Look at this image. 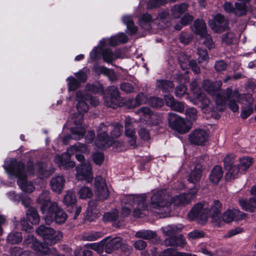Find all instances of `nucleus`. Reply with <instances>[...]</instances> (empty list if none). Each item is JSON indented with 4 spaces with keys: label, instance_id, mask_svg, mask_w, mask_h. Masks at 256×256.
Listing matches in <instances>:
<instances>
[{
    "label": "nucleus",
    "instance_id": "nucleus-1",
    "mask_svg": "<svg viewBox=\"0 0 256 256\" xmlns=\"http://www.w3.org/2000/svg\"><path fill=\"white\" fill-rule=\"evenodd\" d=\"M222 204L218 200H214L209 208L206 204H196L188 213V216L190 220H196L200 224H204L209 216L212 222L219 225L222 221L229 222L234 220H240L246 218V214L238 210H226L221 216Z\"/></svg>",
    "mask_w": 256,
    "mask_h": 256
},
{
    "label": "nucleus",
    "instance_id": "nucleus-2",
    "mask_svg": "<svg viewBox=\"0 0 256 256\" xmlns=\"http://www.w3.org/2000/svg\"><path fill=\"white\" fill-rule=\"evenodd\" d=\"M198 190V188L196 186L194 188L190 189L188 193L181 194L174 198L171 203L166 202L163 191H157L151 198L150 210L152 212L162 214V217L168 216L170 212V206L172 204L174 206L188 204L194 198Z\"/></svg>",
    "mask_w": 256,
    "mask_h": 256
},
{
    "label": "nucleus",
    "instance_id": "nucleus-3",
    "mask_svg": "<svg viewBox=\"0 0 256 256\" xmlns=\"http://www.w3.org/2000/svg\"><path fill=\"white\" fill-rule=\"evenodd\" d=\"M76 100L77 102L76 108L80 114L74 115L70 118L72 122L75 126L71 128L72 136H66L63 138V142L64 144H67L68 141L72 138L75 140L81 138L84 136L86 132L85 128L82 125L83 116L82 114L86 112L88 110V105L87 102L88 98H90L89 95L84 92L78 91L76 92Z\"/></svg>",
    "mask_w": 256,
    "mask_h": 256
},
{
    "label": "nucleus",
    "instance_id": "nucleus-4",
    "mask_svg": "<svg viewBox=\"0 0 256 256\" xmlns=\"http://www.w3.org/2000/svg\"><path fill=\"white\" fill-rule=\"evenodd\" d=\"M128 40V36L124 33L118 34L116 36H111L109 40L103 39L98 47L94 48L90 53V57L92 60L98 58V52L102 51L103 60L104 62L110 63L120 57L119 51L112 52L110 50L104 49V47L108 42L111 46H116L120 43L126 42Z\"/></svg>",
    "mask_w": 256,
    "mask_h": 256
},
{
    "label": "nucleus",
    "instance_id": "nucleus-5",
    "mask_svg": "<svg viewBox=\"0 0 256 256\" xmlns=\"http://www.w3.org/2000/svg\"><path fill=\"white\" fill-rule=\"evenodd\" d=\"M4 168L10 176L17 178V184L22 190L32 192L34 190L33 184L26 180V174L22 163L18 162L14 158L8 159L5 161Z\"/></svg>",
    "mask_w": 256,
    "mask_h": 256
},
{
    "label": "nucleus",
    "instance_id": "nucleus-6",
    "mask_svg": "<svg viewBox=\"0 0 256 256\" xmlns=\"http://www.w3.org/2000/svg\"><path fill=\"white\" fill-rule=\"evenodd\" d=\"M146 195L130 194L124 196L122 202L124 204L122 210L121 214L122 217L128 216L130 212L131 208H134V216L136 217H140L148 210V208L146 202Z\"/></svg>",
    "mask_w": 256,
    "mask_h": 256
},
{
    "label": "nucleus",
    "instance_id": "nucleus-7",
    "mask_svg": "<svg viewBox=\"0 0 256 256\" xmlns=\"http://www.w3.org/2000/svg\"><path fill=\"white\" fill-rule=\"evenodd\" d=\"M78 152L86 154L88 152V150L84 144L77 142L70 147L66 152L61 155H56L54 160L60 168H72L75 166V163L70 160V155Z\"/></svg>",
    "mask_w": 256,
    "mask_h": 256
},
{
    "label": "nucleus",
    "instance_id": "nucleus-8",
    "mask_svg": "<svg viewBox=\"0 0 256 256\" xmlns=\"http://www.w3.org/2000/svg\"><path fill=\"white\" fill-rule=\"evenodd\" d=\"M241 96L236 90L234 91L232 89L228 88L222 94H218L216 99V102L218 106L217 110H223L224 105L226 100L228 101V106L232 110L236 112L238 110V106L236 102L240 101Z\"/></svg>",
    "mask_w": 256,
    "mask_h": 256
},
{
    "label": "nucleus",
    "instance_id": "nucleus-9",
    "mask_svg": "<svg viewBox=\"0 0 256 256\" xmlns=\"http://www.w3.org/2000/svg\"><path fill=\"white\" fill-rule=\"evenodd\" d=\"M169 126L180 134L187 132L192 128V124L174 113L168 114Z\"/></svg>",
    "mask_w": 256,
    "mask_h": 256
},
{
    "label": "nucleus",
    "instance_id": "nucleus-10",
    "mask_svg": "<svg viewBox=\"0 0 256 256\" xmlns=\"http://www.w3.org/2000/svg\"><path fill=\"white\" fill-rule=\"evenodd\" d=\"M37 234L41 236L45 244L52 245L60 241L62 237L61 232L56 231L53 228L44 226H40L36 230Z\"/></svg>",
    "mask_w": 256,
    "mask_h": 256
},
{
    "label": "nucleus",
    "instance_id": "nucleus-11",
    "mask_svg": "<svg viewBox=\"0 0 256 256\" xmlns=\"http://www.w3.org/2000/svg\"><path fill=\"white\" fill-rule=\"evenodd\" d=\"M51 207L44 214V219L46 224H50L54 221L60 224L65 222L67 216L66 214L58 207L56 203L52 204Z\"/></svg>",
    "mask_w": 256,
    "mask_h": 256
},
{
    "label": "nucleus",
    "instance_id": "nucleus-12",
    "mask_svg": "<svg viewBox=\"0 0 256 256\" xmlns=\"http://www.w3.org/2000/svg\"><path fill=\"white\" fill-rule=\"evenodd\" d=\"M76 177L78 180H84L88 182H91L93 180L92 166L88 161H84L78 165L76 168Z\"/></svg>",
    "mask_w": 256,
    "mask_h": 256
},
{
    "label": "nucleus",
    "instance_id": "nucleus-13",
    "mask_svg": "<svg viewBox=\"0 0 256 256\" xmlns=\"http://www.w3.org/2000/svg\"><path fill=\"white\" fill-rule=\"evenodd\" d=\"M142 122H145L148 125H156L161 122V118L156 114L150 112L148 107L142 108L137 112Z\"/></svg>",
    "mask_w": 256,
    "mask_h": 256
},
{
    "label": "nucleus",
    "instance_id": "nucleus-14",
    "mask_svg": "<svg viewBox=\"0 0 256 256\" xmlns=\"http://www.w3.org/2000/svg\"><path fill=\"white\" fill-rule=\"evenodd\" d=\"M190 88L196 98L194 100H191V102L195 105L198 104V102H200L202 108L209 106L210 104V100L204 94L198 92L200 90L198 82L196 81H193L190 83Z\"/></svg>",
    "mask_w": 256,
    "mask_h": 256
},
{
    "label": "nucleus",
    "instance_id": "nucleus-15",
    "mask_svg": "<svg viewBox=\"0 0 256 256\" xmlns=\"http://www.w3.org/2000/svg\"><path fill=\"white\" fill-rule=\"evenodd\" d=\"M120 98L118 88L114 86H110L107 90L106 95L104 98L105 105L115 108L120 104Z\"/></svg>",
    "mask_w": 256,
    "mask_h": 256
},
{
    "label": "nucleus",
    "instance_id": "nucleus-16",
    "mask_svg": "<svg viewBox=\"0 0 256 256\" xmlns=\"http://www.w3.org/2000/svg\"><path fill=\"white\" fill-rule=\"evenodd\" d=\"M107 131V126L104 124H101L98 128L97 138L95 142L96 146L100 148L108 147L112 144V140L106 134Z\"/></svg>",
    "mask_w": 256,
    "mask_h": 256
},
{
    "label": "nucleus",
    "instance_id": "nucleus-17",
    "mask_svg": "<svg viewBox=\"0 0 256 256\" xmlns=\"http://www.w3.org/2000/svg\"><path fill=\"white\" fill-rule=\"evenodd\" d=\"M214 20H210L208 24L215 32H222L228 28V20L220 14L214 16Z\"/></svg>",
    "mask_w": 256,
    "mask_h": 256
},
{
    "label": "nucleus",
    "instance_id": "nucleus-18",
    "mask_svg": "<svg viewBox=\"0 0 256 256\" xmlns=\"http://www.w3.org/2000/svg\"><path fill=\"white\" fill-rule=\"evenodd\" d=\"M188 140L192 144L202 145L208 140V134L204 130L196 129L190 134Z\"/></svg>",
    "mask_w": 256,
    "mask_h": 256
},
{
    "label": "nucleus",
    "instance_id": "nucleus-19",
    "mask_svg": "<svg viewBox=\"0 0 256 256\" xmlns=\"http://www.w3.org/2000/svg\"><path fill=\"white\" fill-rule=\"evenodd\" d=\"M103 240H104V250L106 253H110L112 250L118 248L122 250L123 248L126 246V244L122 242V239L119 237L112 238L107 237Z\"/></svg>",
    "mask_w": 256,
    "mask_h": 256
},
{
    "label": "nucleus",
    "instance_id": "nucleus-20",
    "mask_svg": "<svg viewBox=\"0 0 256 256\" xmlns=\"http://www.w3.org/2000/svg\"><path fill=\"white\" fill-rule=\"evenodd\" d=\"M94 186L100 200H103L108 198L109 192L106 186L104 179L101 176H96L95 178Z\"/></svg>",
    "mask_w": 256,
    "mask_h": 256
},
{
    "label": "nucleus",
    "instance_id": "nucleus-21",
    "mask_svg": "<svg viewBox=\"0 0 256 256\" xmlns=\"http://www.w3.org/2000/svg\"><path fill=\"white\" fill-rule=\"evenodd\" d=\"M228 158V156L224 158L225 167L228 170L226 174V178L227 180H231L237 178L239 174L242 173V172L240 170L238 166L227 162Z\"/></svg>",
    "mask_w": 256,
    "mask_h": 256
},
{
    "label": "nucleus",
    "instance_id": "nucleus-22",
    "mask_svg": "<svg viewBox=\"0 0 256 256\" xmlns=\"http://www.w3.org/2000/svg\"><path fill=\"white\" fill-rule=\"evenodd\" d=\"M134 126L132 119L129 117L126 118L125 124V134L129 138L128 141L130 145L134 146L136 145V136L135 135V131L132 128Z\"/></svg>",
    "mask_w": 256,
    "mask_h": 256
},
{
    "label": "nucleus",
    "instance_id": "nucleus-23",
    "mask_svg": "<svg viewBox=\"0 0 256 256\" xmlns=\"http://www.w3.org/2000/svg\"><path fill=\"white\" fill-rule=\"evenodd\" d=\"M222 82L221 81L216 82L215 83L212 82L208 80H205L203 82L202 88L208 94L212 96H216V97L218 94H222L218 92V90L222 86Z\"/></svg>",
    "mask_w": 256,
    "mask_h": 256
},
{
    "label": "nucleus",
    "instance_id": "nucleus-24",
    "mask_svg": "<svg viewBox=\"0 0 256 256\" xmlns=\"http://www.w3.org/2000/svg\"><path fill=\"white\" fill-rule=\"evenodd\" d=\"M50 192L48 190L43 191L42 192L39 196L38 201L41 204V209L43 214H44L45 211L49 210L52 204H56L55 202H52L50 200L49 198Z\"/></svg>",
    "mask_w": 256,
    "mask_h": 256
},
{
    "label": "nucleus",
    "instance_id": "nucleus-25",
    "mask_svg": "<svg viewBox=\"0 0 256 256\" xmlns=\"http://www.w3.org/2000/svg\"><path fill=\"white\" fill-rule=\"evenodd\" d=\"M202 177V168L200 165H196L194 168L192 170L189 175L188 180L189 182L194 184V186L192 188H194L196 186L200 188V186L198 184Z\"/></svg>",
    "mask_w": 256,
    "mask_h": 256
},
{
    "label": "nucleus",
    "instance_id": "nucleus-26",
    "mask_svg": "<svg viewBox=\"0 0 256 256\" xmlns=\"http://www.w3.org/2000/svg\"><path fill=\"white\" fill-rule=\"evenodd\" d=\"M64 183L65 179L63 176H57L52 178L50 186L54 192L60 194L64 188Z\"/></svg>",
    "mask_w": 256,
    "mask_h": 256
},
{
    "label": "nucleus",
    "instance_id": "nucleus-27",
    "mask_svg": "<svg viewBox=\"0 0 256 256\" xmlns=\"http://www.w3.org/2000/svg\"><path fill=\"white\" fill-rule=\"evenodd\" d=\"M164 244L167 246H178L184 248L186 244V240L182 235L170 236L164 241Z\"/></svg>",
    "mask_w": 256,
    "mask_h": 256
},
{
    "label": "nucleus",
    "instance_id": "nucleus-28",
    "mask_svg": "<svg viewBox=\"0 0 256 256\" xmlns=\"http://www.w3.org/2000/svg\"><path fill=\"white\" fill-rule=\"evenodd\" d=\"M192 29L196 34H199L200 36H204L206 32V24L202 20H196Z\"/></svg>",
    "mask_w": 256,
    "mask_h": 256
},
{
    "label": "nucleus",
    "instance_id": "nucleus-29",
    "mask_svg": "<svg viewBox=\"0 0 256 256\" xmlns=\"http://www.w3.org/2000/svg\"><path fill=\"white\" fill-rule=\"evenodd\" d=\"M223 176L222 168L216 166L213 168L210 174V182L214 184H217L222 179Z\"/></svg>",
    "mask_w": 256,
    "mask_h": 256
},
{
    "label": "nucleus",
    "instance_id": "nucleus-30",
    "mask_svg": "<svg viewBox=\"0 0 256 256\" xmlns=\"http://www.w3.org/2000/svg\"><path fill=\"white\" fill-rule=\"evenodd\" d=\"M188 5L186 3L176 4L171 8L172 16L174 18H179L182 14L188 10Z\"/></svg>",
    "mask_w": 256,
    "mask_h": 256
},
{
    "label": "nucleus",
    "instance_id": "nucleus-31",
    "mask_svg": "<svg viewBox=\"0 0 256 256\" xmlns=\"http://www.w3.org/2000/svg\"><path fill=\"white\" fill-rule=\"evenodd\" d=\"M239 204L242 208L245 210L254 212L256 210V198H250L248 202L242 199L240 200Z\"/></svg>",
    "mask_w": 256,
    "mask_h": 256
},
{
    "label": "nucleus",
    "instance_id": "nucleus-32",
    "mask_svg": "<svg viewBox=\"0 0 256 256\" xmlns=\"http://www.w3.org/2000/svg\"><path fill=\"white\" fill-rule=\"evenodd\" d=\"M95 72L98 74H104L109 77L110 79L112 81H114L116 80V76L114 72L111 70H110L104 66H96L94 67Z\"/></svg>",
    "mask_w": 256,
    "mask_h": 256
},
{
    "label": "nucleus",
    "instance_id": "nucleus-33",
    "mask_svg": "<svg viewBox=\"0 0 256 256\" xmlns=\"http://www.w3.org/2000/svg\"><path fill=\"white\" fill-rule=\"evenodd\" d=\"M26 218L32 224H37L40 221L38 212L34 208H29L26 212Z\"/></svg>",
    "mask_w": 256,
    "mask_h": 256
},
{
    "label": "nucleus",
    "instance_id": "nucleus-34",
    "mask_svg": "<svg viewBox=\"0 0 256 256\" xmlns=\"http://www.w3.org/2000/svg\"><path fill=\"white\" fill-rule=\"evenodd\" d=\"M123 22L126 25L127 29L130 34H135L138 30V28L134 26L132 18L130 16H124L122 18Z\"/></svg>",
    "mask_w": 256,
    "mask_h": 256
},
{
    "label": "nucleus",
    "instance_id": "nucleus-35",
    "mask_svg": "<svg viewBox=\"0 0 256 256\" xmlns=\"http://www.w3.org/2000/svg\"><path fill=\"white\" fill-rule=\"evenodd\" d=\"M22 238V237L20 232H12L8 236L7 241L8 243L14 244L21 242Z\"/></svg>",
    "mask_w": 256,
    "mask_h": 256
},
{
    "label": "nucleus",
    "instance_id": "nucleus-36",
    "mask_svg": "<svg viewBox=\"0 0 256 256\" xmlns=\"http://www.w3.org/2000/svg\"><path fill=\"white\" fill-rule=\"evenodd\" d=\"M156 84L164 92H168L174 87V84L172 82L166 80H158Z\"/></svg>",
    "mask_w": 256,
    "mask_h": 256
},
{
    "label": "nucleus",
    "instance_id": "nucleus-37",
    "mask_svg": "<svg viewBox=\"0 0 256 256\" xmlns=\"http://www.w3.org/2000/svg\"><path fill=\"white\" fill-rule=\"evenodd\" d=\"M252 158L249 157H244L240 159L238 168L240 170L244 172L252 164Z\"/></svg>",
    "mask_w": 256,
    "mask_h": 256
},
{
    "label": "nucleus",
    "instance_id": "nucleus-38",
    "mask_svg": "<svg viewBox=\"0 0 256 256\" xmlns=\"http://www.w3.org/2000/svg\"><path fill=\"white\" fill-rule=\"evenodd\" d=\"M135 236L138 238L150 240L154 238L156 236V234L155 232L152 230H140L136 232Z\"/></svg>",
    "mask_w": 256,
    "mask_h": 256
},
{
    "label": "nucleus",
    "instance_id": "nucleus-39",
    "mask_svg": "<svg viewBox=\"0 0 256 256\" xmlns=\"http://www.w3.org/2000/svg\"><path fill=\"white\" fill-rule=\"evenodd\" d=\"M178 60L181 68L183 70H186L188 68V66L191 61V60H190L188 56L184 52H181L179 54Z\"/></svg>",
    "mask_w": 256,
    "mask_h": 256
},
{
    "label": "nucleus",
    "instance_id": "nucleus-40",
    "mask_svg": "<svg viewBox=\"0 0 256 256\" xmlns=\"http://www.w3.org/2000/svg\"><path fill=\"white\" fill-rule=\"evenodd\" d=\"M238 36L233 32H229L222 35V41L226 44H229L236 42Z\"/></svg>",
    "mask_w": 256,
    "mask_h": 256
},
{
    "label": "nucleus",
    "instance_id": "nucleus-41",
    "mask_svg": "<svg viewBox=\"0 0 256 256\" xmlns=\"http://www.w3.org/2000/svg\"><path fill=\"white\" fill-rule=\"evenodd\" d=\"M186 114L188 122L192 123V122H194L197 119L198 112L194 107L188 108L186 109Z\"/></svg>",
    "mask_w": 256,
    "mask_h": 256
},
{
    "label": "nucleus",
    "instance_id": "nucleus-42",
    "mask_svg": "<svg viewBox=\"0 0 256 256\" xmlns=\"http://www.w3.org/2000/svg\"><path fill=\"white\" fill-rule=\"evenodd\" d=\"M162 256H196L195 254H192L186 252H180L172 249L168 248L164 250L162 254Z\"/></svg>",
    "mask_w": 256,
    "mask_h": 256
},
{
    "label": "nucleus",
    "instance_id": "nucleus-43",
    "mask_svg": "<svg viewBox=\"0 0 256 256\" xmlns=\"http://www.w3.org/2000/svg\"><path fill=\"white\" fill-rule=\"evenodd\" d=\"M152 16L148 14H144L139 20L140 26L145 30H148L150 28V23L152 22Z\"/></svg>",
    "mask_w": 256,
    "mask_h": 256
},
{
    "label": "nucleus",
    "instance_id": "nucleus-44",
    "mask_svg": "<svg viewBox=\"0 0 256 256\" xmlns=\"http://www.w3.org/2000/svg\"><path fill=\"white\" fill-rule=\"evenodd\" d=\"M64 202L66 206L74 205L76 202L75 194L72 191H68L64 196Z\"/></svg>",
    "mask_w": 256,
    "mask_h": 256
},
{
    "label": "nucleus",
    "instance_id": "nucleus-45",
    "mask_svg": "<svg viewBox=\"0 0 256 256\" xmlns=\"http://www.w3.org/2000/svg\"><path fill=\"white\" fill-rule=\"evenodd\" d=\"M102 236L100 232H92L84 234L82 239L86 241H94Z\"/></svg>",
    "mask_w": 256,
    "mask_h": 256
},
{
    "label": "nucleus",
    "instance_id": "nucleus-46",
    "mask_svg": "<svg viewBox=\"0 0 256 256\" xmlns=\"http://www.w3.org/2000/svg\"><path fill=\"white\" fill-rule=\"evenodd\" d=\"M12 256H35L34 253L28 250L22 251L18 247L14 248L11 252Z\"/></svg>",
    "mask_w": 256,
    "mask_h": 256
},
{
    "label": "nucleus",
    "instance_id": "nucleus-47",
    "mask_svg": "<svg viewBox=\"0 0 256 256\" xmlns=\"http://www.w3.org/2000/svg\"><path fill=\"white\" fill-rule=\"evenodd\" d=\"M246 6L244 2H236L234 8V14L238 16L244 15L246 14Z\"/></svg>",
    "mask_w": 256,
    "mask_h": 256
},
{
    "label": "nucleus",
    "instance_id": "nucleus-48",
    "mask_svg": "<svg viewBox=\"0 0 256 256\" xmlns=\"http://www.w3.org/2000/svg\"><path fill=\"white\" fill-rule=\"evenodd\" d=\"M104 240H102L100 242L92 243L86 246L88 249L93 250L98 253L102 252L104 249Z\"/></svg>",
    "mask_w": 256,
    "mask_h": 256
},
{
    "label": "nucleus",
    "instance_id": "nucleus-49",
    "mask_svg": "<svg viewBox=\"0 0 256 256\" xmlns=\"http://www.w3.org/2000/svg\"><path fill=\"white\" fill-rule=\"evenodd\" d=\"M163 233L168 236H171L178 231V228L174 225H168L162 228Z\"/></svg>",
    "mask_w": 256,
    "mask_h": 256
},
{
    "label": "nucleus",
    "instance_id": "nucleus-50",
    "mask_svg": "<svg viewBox=\"0 0 256 256\" xmlns=\"http://www.w3.org/2000/svg\"><path fill=\"white\" fill-rule=\"evenodd\" d=\"M92 190L86 186L82 188L78 192L80 198L82 199L89 198L92 196Z\"/></svg>",
    "mask_w": 256,
    "mask_h": 256
},
{
    "label": "nucleus",
    "instance_id": "nucleus-51",
    "mask_svg": "<svg viewBox=\"0 0 256 256\" xmlns=\"http://www.w3.org/2000/svg\"><path fill=\"white\" fill-rule=\"evenodd\" d=\"M68 90L74 91L77 89L80 86L79 82L76 80L73 76H70L68 78Z\"/></svg>",
    "mask_w": 256,
    "mask_h": 256
},
{
    "label": "nucleus",
    "instance_id": "nucleus-52",
    "mask_svg": "<svg viewBox=\"0 0 256 256\" xmlns=\"http://www.w3.org/2000/svg\"><path fill=\"white\" fill-rule=\"evenodd\" d=\"M198 54L199 56V62H208L209 58L206 50L198 48Z\"/></svg>",
    "mask_w": 256,
    "mask_h": 256
},
{
    "label": "nucleus",
    "instance_id": "nucleus-53",
    "mask_svg": "<svg viewBox=\"0 0 256 256\" xmlns=\"http://www.w3.org/2000/svg\"><path fill=\"white\" fill-rule=\"evenodd\" d=\"M179 40L184 44H188L192 41V36L190 33L182 32L180 35Z\"/></svg>",
    "mask_w": 256,
    "mask_h": 256
},
{
    "label": "nucleus",
    "instance_id": "nucleus-54",
    "mask_svg": "<svg viewBox=\"0 0 256 256\" xmlns=\"http://www.w3.org/2000/svg\"><path fill=\"white\" fill-rule=\"evenodd\" d=\"M118 210H115L112 212H107L104 215V221L116 220L118 218Z\"/></svg>",
    "mask_w": 256,
    "mask_h": 256
},
{
    "label": "nucleus",
    "instance_id": "nucleus-55",
    "mask_svg": "<svg viewBox=\"0 0 256 256\" xmlns=\"http://www.w3.org/2000/svg\"><path fill=\"white\" fill-rule=\"evenodd\" d=\"M111 127L113 128L111 133L112 137L114 138H116L118 137L122 131V126L119 124H116V126H112Z\"/></svg>",
    "mask_w": 256,
    "mask_h": 256
},
{
    "label": "nucleus",
    "instance_id": "nucleus-56",
    "mask_svg": "<svg viewBox=\"0 0 256 256\" xmlns=\"http://www.w3.org/2000/svg\"><path fill=\"white\" fill-rule=\"evenodd\" d=\"M158 18L160 22L164 23L166 26H169L170 24V17L168 12L164 11L160 13L158 16Z\"/></svg>",
    "mask_w": 256,
    "mask_h": 256
},
{
    "label": "nucleus",
    "instance_id": "nucleus-57",
    "mask_svg": "<svg viewBox=\"0 0 256 256\" xmlns=\"http://www.w3.org/2000/svg\"><path fill=\"white\" fill-rule=\"evenodd\" d=\"M186 87L184 84H180L176 86L175 90V94L177 97L181 98L186 92Z\"/></svg>",
    "mask_w": 256,
    "mask_h": 256
},
{
    "label": "nucleus",
    "instance_id": "nucleus-58",
    "mask_svg": "<svg viewBox=\"0 0 256 256\" xmlns=\"http://www.w3.org/2000/svg\"><path fill=\"white\" fill-rule=\"evenodd\" d=\"M202 38V43L204 46H207L208 48H210L213 46V42L212 37L209 34H208L207 32H206L204 36H201Z\"/></svg>",
    "mask_w": 256,
    "mask_h": 256
},
{
    "label": "nucleus",
    "instance_id": "nucleus-59",
    "mask_svg": "<svg viewBox=\"0 0 256 256\" xmlns=\"http://www.w3.org/2000/svg\"><path fill=\"white\" fill-rule=\"evenodd\" d=\"M149 103L154 107L160 108L164 105V102L162 99L154 97L150 99Z\"/></svg>",
    "mask_w": 256,
    "mask_h": 256
},
{
    "label": "nucleus",
    "instance_id": "nucleus-60",
    "mask_svg": "<svg viewBox=\"0 0 256 256\" xmlns=\"http://www.w3.org/2000/svg\"><path fill=\"white\" fill-rule=\"evenodd\" d=\"M91 249H88L86 247V250H82V248H77L74 251L75 256H82V254L83 256H90L92 254Z\"/></svg>",
    "mask_w": 256,
    "mask_h": 256
},
{
    "label": "nucleus",
    "instance_id": "nucleus-61",
    "mask_svg": "<svg viewBox=\"0 0 256 256\" xmlns=\"http://www.w3.org/2000/svg\"><path fill=\"white\" fill-rule=\"evenodd\" d=\"M120 89L126 93H131L134 92L133 86L128 82H122L120 84Z\"/></svg>",
    "mask_w": 256,
    "mask_h": 256
},
{
    "label": "nucleus",
    "instance_id": "nucleus-62",
    "mask_svg": "<svg viewBox=\"0 0 256 256\" xmlns=\"http://www.w3.org/2000/svg\"><path fill=\"white\" fill-rule=\"evenodd\" d=\"M172 110L181 112L184 110V106L183 103L176 101L170 106Z\"/></svg>",
    "mask_w": 256,
    "mask_h": 256
},
{
    "label": "nucleus",
    "instance_id": "nucleus-63",
    "mask_svg": "<svg viewBox=\"0 0 256 256\" xmlns=\"http://www.w3.org/2000/svg\"><path fill=\"white\" fill-rule=\"evenodd\" d=\"M188 236L190 238L196 239L203 237L204 232L202 230H195L190 232Z\"/></svg>",
    "mask_w": 256,
    "mask_h": 256
},
{
    "label": "nucleus",
    "instance_id": "nucleus-64",
    "mask_svg": "<svg viewBox=\"0 0 256 256\" xmlns=\"http://www.w3.org/2000/svg\"><path fill=\"white\" fill-rule=\"evenodd\" d=\"M194 18L188 14H185L181 18L180 23L182 26L188 24L193 20Z\"/></svg>",
    "mask_w": 256,
    "mask_h": 256
}]
</instances>
